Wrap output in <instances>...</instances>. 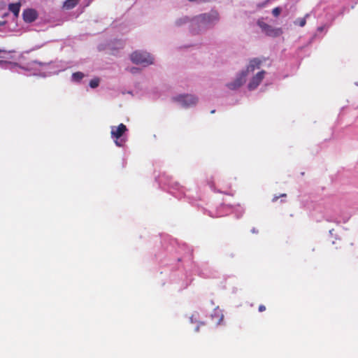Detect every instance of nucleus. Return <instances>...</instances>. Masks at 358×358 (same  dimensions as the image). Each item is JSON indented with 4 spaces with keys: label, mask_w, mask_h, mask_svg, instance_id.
I'll return each instance as SVG.
<instances>
[{
    "label": "nucleus",
    "mask_w": 358,
    "mask_h": 358,
    "mask_svg": "<svg viewBox=\"0 0 358 358\" xmlns=\"http://www.w3.org/2000/svg\"><path fill=\"white\" fill-rule=\"evenodd\" d=\"M281 196H286V194H283L281 195Z\"/></svg>",
    "instance_id": "nucleus-21"
},
{
    "label": "nucleus",
    "mask_w": 358,
    "mask_h": 358,
    "mask_svg": "<svg viewBox=\"0 0 358 358\" xmlns=\"http://www.w3.org/2000/svg\"><path fill=\"white\" fill-rule=\"evenodd\" d=\"M84 77H85L84 73L82 72H80V71L73 73L72 74V80L76 83L80 82Z\"/></svg>",
    "instance_id": "nucleus-12"
},
{
    "label": "nucleus",
    "mask_w": 358,
    "mask_h": 358,
    "mask_svg": "<svg viewBox=\"0 0 358 358\" xmlns=\"http://www.w3.org/2000/svg\"><path fill=\"white\" fill-rule=\"evenodd\" d=\"M127 130V127L122 123L120 124L117 127H111V137L115 139V143L117 146H123L124 141L123 140H119V138L125 133Z\"/></svg>",
    "instance_id": "nucleus-3"
},
{
    "label": "nucleus",
    "mask_w": 358,
    "mask_h": 358,
    "mask_svg": "<svg viewBox=\"0 0 358 358\" xmlns=\"http://www.w3.org/2000/svg\"><path fill=\"white\" fill-rule=\"evenodd\" d=\"M1 52H7V51L5 50L0 49V53H1Z\"/></svg>",
    "instance_id": "nucleus-19"
},
{
    "label": "nucleus",
    "mask_w": 358,
    "mask_h": 358,
    "mask_svg": "<svg viewBox=\"0 0 358 358\" xmlns=\"http://www.w3.org/2000/svg\"><path fill=\"white\" fill-rule=\"evenodd\" d=\"M23 19L26 22H32L37 18V13L34 9H26L22 13Z\"/></svg>",
    "instance_id": "nucleus-8"
},
{
    "label": "nucleus",
    "mask_w": 358,
    "mask_h": 358,
    "mask_svg": "<svg viewBox=\"0 0 358 358\" xmlns=\"http://www.w3.org/2000/svg\"><path fill=\"white\" fill-rule=\"evenodd\" d=\"M79 1L80 0H66L63 3V8L71 10L78 4Z\"/></svg>",
    "instance_id": "nucleus-10"
},
{
    "label": "nucleus",
    "mask_w": 358,
    "mask_h": 358,
    "mask_svg": "<svg viewBox=\"0 0 358 358\" xmlns=\"http://www.w3.org/2000/svg\"><path fill=\"white\" fill-rule=\"evenodd\" d=\"M173 101L181 103L183 107L187 108L195 106L198 99L191 94H180L173 98Z\"/></svg>",
    "instance_id": "nucleus-4"
},
{
    "label": "nucleus",
    "mask_w": 358,
    "mask_h": 358,
    "mask_svg": "<svg viewBox=\"0 0 358 358\" xmlns=\"http://www.w3.org/2000/svg\"><path fill=\"white\" fill-rule=\"evenodd\" d=\"M280 13H281V9L279 7H276V8H273L272 10V14L275 17H278L280 14Z\"/></svg>",
    "instance_id": "nucleus-15"
},
{
    "label": "nucleus",
    "mask_w": 358,
    "mask_h": 358,
    "mask_svg": "<svg viewBox=\"0 0 358 358\" xmlns=\"http://www.w3.org/2000/svg\"><path fill=\"white\" fill-rule=\"evenodd\" d=\"M357 85H358V83H357Z\"/></svg>",
    "instance_id": "nucleus-23"
},
{
    "label": "nucleus",
    "mask_w": 358,
    "mask_h": 358,
    "mask_svg": "<svg viewBox=\"0 0 358 358\" xmlns=\"http://www.w3.org/2000/svg\"><path fill=\"white\" fill-rule=\"evenodd\" d=\"M136 71H137V69H136V68H131V70H130V71L131 73H135Z\"/></svg>",
    "instance_id": "nucleus-17"
},
{
    "label": "nucleus",
    "mask_w": 358,
    "mask_h": 358,
    "mask_svg": "<svg viewBox=\"0 0 358 358\" xmlns=\"http://www.w3.org/2000/svg\"><path fill=\"white\" fill-rule=\"evenodd\" d=\"M262 62L261 59L258 58H254L250 61L248 66H247V69L243 71V72H246L247 74L249 72L254 71L256 69H259Z\"/></svg>",
    "instance_id": "nucleus-9"
},
{
    "label": "nucleus",
    "mask_w": 358,
    "mask_h": 358,
    "mask_svg": "<svg viewBox=\"0 0 358 358\" xmlns=\"http://www.w3.org/2000/svg\"><path fill=\"white\" fill-rule=\"evenodd\" d=\"M246 72H241L240 75L235 79L234 82L227 84L229 89L235 90L242 86L245 82Z\"/></svg>",
    "instance_id": "nucleus-6"
},
{
    "label": "nucleus",
    "mask_w": 358,
    "mask_h": 358,
    "mask_svg": "<svg viewBox=\"0 0 358 358\" xmlns=\"http://www.w3.org/2000/svg\"><path fill=\"white\" fill-rule=\"evenodd\" d=\"M257 24L262 30L269 36H278L282 33V31L280 28H274L263 21L259 20Z\"/></svg>",
    "instance_id": "nucleus-5"
},
{
    "label": "nucleus",
    "mask_w": 358,
    "mask_h": 358,
    "mask_svg": "<svg viewBox=\"0 0 358 358\" xmlns=\"http://www.w3.org/2000/svg\"><path fill=\"white\" fill-rule=\"evenodd\" d=\"M215 112V110H211V112H210V113H214Z\"/></svg>",
    "instance_id": "nucleus-20"
},
{
    "label": "nucleus",
    "mask_w": 358,
    "mask_h": 358,
    "mask_svg": "<svg viewBox=\"0 0 358 358\" xmlns=\"http://www.w3.org/2000/svg\"><path fill=\"white\" fill-rule=\"evenodd\" d=\"M279 196H274L272 199L273 201H276L278 199Z\"/></svg>",
    "instance_id": "nucleus-18"
},
{
    "label": "nucleus",
    "mask_w": 358,
    "mask_h": 358,
    "mask_svg": "<svg viewBox=\"0 0 358 358\" xmlns=\"http://www.w3.org/2000/svg\"><path fill=\"white\" fill-rule=\"evenodd\" d=\"M130 59L134 64H141L144 66L153 63V57L146 52L135 51L130 55Z\"/></svg>",
    "instance_id": "nucleus-1"
},
{
    "label": "nucleus",
    "mask_w": 358,
    "mask_h": 358,
    "mask_svg": "<svg viewBox=\"0 0 358 358\" xmlns=\"http://www.w3.org/2000/svg\"><path fill=\"white\" fill-rule=\"evenodd\" d=\"M99 78H94L90 80V86L92 88H95L99 86Z\"/></svg>",
    "instance_id": "nucleus-14"
},
{
    "label": "nucleus",
    "mask_w": 358,
    "mask_h": 358,
    "mask_svg": "<svg viewBox=\"0 0 358 358\" xmlns=\"http://www.w3.org/2000/svg\"><path fill=\"white\" fill-rule=\"evenodd\" d=\"M20 7V3H10L8 5V10L13 13L15 17H17L19 15Z\"/></svg>",
    "instance_id": "nucleus-11"
},
{
    "label": "nucleus",
    "mask_w": 358,
    "mask_h": 358,
    "mask_svg": "<svg viewBox=\"0 0 358 358\" xmlns=\"http://www.w3.org/2000/svg\"><path fill=\"white\" fill-rule=\"evenodd\" d=\"M309 16V14H306L304 17L299 18L296 21H294L295 24H299L300 27H303L306 24V18Z\"/></svg>",
    "instance_id": "nucleus-13"
},
{
    "label": "nucleus",
    "mask_w": 358,
    "mask_h": 358,
    "mask_svg": "<svg viewBox=\"0 0 358 358\" xmlns=\"http://www.w3.org/2000/svg\"><path fill=\"white\" fill-rule=\"evenodd\" d=\"M3 62L2 61H0V64L2 63Z\"/></svg>",
    "instance_id": "nucleus-22"
},
{
    "label": "nucleus",
    "mask_w": 358,
    "mask_h": 358,
    "mask_svg": "<svg viewBox=\"0 0 358 358\" xmlns=\"http://www.w3.org/2000/svg\"><path fill=\"white\" fill-rule=\"evenodd\" d=\"M218 20L219 14L216 11H212L210 13H203L195 17L193 19V24L206 26L217 22Z\"/></svg>",
    "instance_id": "nucleus-2"
},
{
    "label": "nucleus",
    "mask_w": 358,
    "mask_h": 358,
    "mask_svg": "<svg viewBox=\"0 0 358 358\" xmlns=\"http://www.w3.org/2000/svg\"><path fill=\"white\" fill-rule=\"evenodd\" d=\"M265 73V71H261L258 72L255 76H253L248 84V89L250 90H254L255 89H256L262 81Z\"/></svg>",
    "instance_id": "nucleus-7"
},
{
    "label": "nucleus",
    "mask_w": 358,
    "mask_h": 358,
    "mask_svg": "<svg viewBox=\"0 0 358 358\" xmlns=\"http://www.w3.org/2000/svg\"><path fill=\"white\" fill-rule=\"evenodd\" d=\"M258 310H259V312H263V311H264L266 310V307L264 305H259V308H258Z\"/></svg>",
    "instance_id": "nucleus-16"
}]
</instances>
